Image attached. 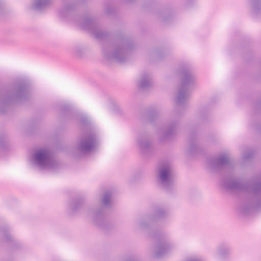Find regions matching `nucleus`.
Returning a JSON list of instances; mask_svg holds the SVG:
<instances>
[{"label":"nucleus","instance_id":"f257e3e1","mask_svg":"<svg viewBox=\"0 0 261 261\" xmlns=\"http://www.w3.org/2000/svg\"><path fill=\"white\" fill-rule=\"evenodd\" d=\"M75 8V3H67L59 10V15L61 17L68 19L89 31L98 41H106L102 46V51L107 60L121 63L126 62L134 48L133 42L121 35L115 37L114 41L111 42V34L102 29L96 19L87 14L77 15Z\"/></svg>","mask_w":261,"mask_h":261},{"label":"nucleus","instance_id":"f03ea898","mask_svg":"<svg viewBox=\"0 0 261 261\" xmlns=\"http://www.w3.org/2000/svg\"><path fill=\"white\" fill-rule=\"evenodd\" d=\"M169 216V209L167 206L158 205L154 207V215L146 217L137 222V226L140 230H148L149 237L156 241L154 249V256L156 258L162 257L169 253L175 247L170 236L156 229L155 221L158 219L167 218Z\"/></svg>","mask_w":261,"mask_h":261},{"label":"nucleus","instance_id":"7ed1b4c3","mask_svg":"<svg viewBox=\"0 0 261 261\" xmlns=\"http://www.w3.org/2000/svg\"><path fill=\"white\" fill-rule=\"evenodd\" d=\"M223 187L229 191L247 192L249 196L240 206L239 210L243 215H248L256 210L261 208V174L254 175L247 181L239 179H222Z\"/></svg>","mask_w":261,"mask_h":261},{"label":"nucleus","instance_id":"20e7f679","mask_svg":"<svg viewBox=\"0 0 261 261\" xmlns=\"http://www.w3.org/2000/svg\"><path fill=\"white\" fill-rule=\"evenodd\" d=\"M29 85L19 82L10 89L0 88V112L4 113L12 103L23 102L30 97Z\"/></svg>","mask_w":261,"mask_h":261},{"label":"nucleus","instance_id":"39448f33","mask_svg":"<svg viewBox=\"0 0 261 261\" xmlns=\"http://www.w3.org/2000/svg\"><path fill=\"white\" fill-rule=\"evenodd\" d=\"M112 193L110 191H106L100 199L98 205L89 208L87 214L89 215L94 224L102 230H106L112 226V224L107 219V213L112 206Z\"/></svg>","mask_w":261,"mask_h":261},{"label":"nucleus","instance_id":"423d86ee","mask_svg":"<svg viewBox=\"0 0 261 261\" xmlns=\"http://www.w3.org/2000/svg\"><path fill=\"white\" fill-rule=\"evenodd\" d=\"M181 82L175 98L178 106H183L188 101L190 94V88L193 85L195 79L191 71L185 67L180 72Z\"/></svg>","mask_w":261,"mask_h":261},{"label":"nucleus","instance_id":"0eeeda50","mask_svg":"<svg viewBox=\"0 0 261 261\" xmlns=\"http://www.w3.org/2000/svg\"><path fill=\"white\" fill-rule=\"evenodd\" d=\"M31 162L33 165L38 166L41 169L53 168L57 165L52 152L46 148L36 149L32 154Z\"/></svg>","mask_w":261,"mask_h":261},{"label":"nucleus","instance_id":"6e6552de","mask_svg":"<svg viewBox=\"0 0 261 261\" xmlns=\"http://www.w3.org/2000/svg\"><path fill=\"white\" fill-rule=\"evenodd\" d=\"M99 138L97 135L90 132L81 136L76 144V149L79 153L83 154L94 151L97 147Z\"/></svg>","mask_w":261,"mask_h":261},{"label":"nucleus","instance_id":"1a4fd4ad","mask_svg":"<svg viewBox=\"0 0 261 261\" xmlns=\"http://www.w3.org/2000/svg\"><path fill=\"white\" fill-rule=\"evenodd\" d=\"M157 181L160 186L167 192L173 189V171L169 165H163L158 169Z\"/></svg>","mask_w":261,"mask_h":261},{"label":"nucleus","instance_id":"9d476101","mask_svg":"<svg viewBox=\"0 0 261 261\" xmlns=\"http://www.w3.org/2000/svg\"><path fill=\"white\" fill-rule=\"evenodd\" d=\"M210 168L214 172H220L224 170H231L234 164L228 154L223 153L216 158L212 159L209 162Z\"/></svg>","mask_w":261,"mask_h":261},{"label":"nucleus","instance_id":"9b49d317","mask_svg":"<svg viewBox=\"0 0 261 261\" xmlns=\"http://www.w3.org/2000/svg\"><path fill=\"white\" fill-rule=\"evenodd\" d=\"M137 144L141 152L145 155H148L153 151L152 142L149 136L146 133L139 135L137 139Z\"/></svg>","mask_w":261,"mask_h":261},{"label":"nucleus","instance_id":"f8f14e48","mask_svg":"<svg viewBox=\"0 0 261 261\" xmlns=\"http://www.w3.org/2000/svg\"><path fill=\"white\" fill-rule=\"evenodd\" d=\"M179 120L172 119L168 122L164 129L163 135L161 138V141L166 139H172L175 136L177 132Z\"/></svg>","mask_w":261,"mask_h":261},{"label":"nucleus","instance_id":"ddd939ff","mask_svg":"<svg viewBox=\"0 0 261 261\" xmlns=\"http://www.w3.org/2000/svg\"><path fill=\"white\" fill-rule=\"evenodd\" d=\"M249 14L253 18L261 17V0H248Z\"/></svg>","mask_w":261,"mask_h":261},{"label":"nucleus","instance_id":"4468645a","mask_svg":"<svg viewBox=\"0 0 261 261\" xmlns=\"http://www.w3.org/2000/svg\"><path fill=\"white\" fill-rule=\"evenodd\" d=\"M138 85L139 89L141 90H146L151 87L152 83L151 75L149 73L142 74Z\"/></svg>","mask_w":261,"mask_h":261},{"label":"nucleus","instance_id":"2eb2a0df","mask_svg":"<svg viewBox=\"0 0 261 261\" xmlns=\"http://www.w3.org/2000/svg\"><path fill=\"white\" fill-rule=\"evenodd\" d=\"M51 3L52 0H34L31 5V8L37 11H42L48 7Z\"/></svg>","mask_w":261,"mask_h":261},{"label":"nucleus","instance_id":"dca6fc26","mask_svg":"<svg viewBox=\"0 0 261 261\" xmlns=\"http://www.w3.org/2000/svg\"><path fill=\"white\" fill-rule=\"evenodd\" d=\"M189 152L191 154L196 153L198 150V146L197 143V137L195 134L190 135L189 138Z\"/></svg>","mask_w":261,"mask_h":261},{"label":"nucleus","instance_id":"f3484780","mask_svg":"<svg viewBox=\"0 0 261 261\" xmlns=\"http://www.w3.org/2000/svg\"><path fill=\"white\" fill-rule=\"evenodd\" d=\"M84 200L78 198L73 200L69 204V208L72 213L77 212L84 205Z\"/></svg>","mask_w":261,"mask_h":261},{"label":"nucleus","instance_id":"a211bd4d","mask_svg":"<svg viewBox=\"0 0 261 261\" xmlns=\"http://www.w3.org/2000/svg\"><path fill=\"white\" fill-rule=\"evenodd\" d=\"M0 231L2 234L4 239L5 241L8 242H14V240L13 239L12 236L10 234V230L9 227L8 226H5L3 228H1L0 229Z\"/></svg>","mask_w":261,"mask_h":261},{"label":"nucleus","instance_id":"6ab92c4d","mask_svg":"<svg viewBox=\"0 0 261 261\" xmlns=\"http://www.w3.org/2000/svg\"><path fill=\"white\" fill-rule=\"evenodd\" d=\"M231 252L230 247L226 244H222L220 246L218 249V253L222 257H225L227 255L229 254Z\"/></svg>","mask_w":261,"mask_h":261},{"label":"nucleus","instance_id":"aec40b11","mask_svg":"<svg viewBox=\"0 0 261 261\" xmlns=\"http://www.w3.org/2000/svg\"><path fill=\"white\" fill-rule=\"evenodd\" d=\"M76 117L80 120L82 125L84 127L88 126L90 124V120L86 115L77 114Z\"/></svg>","mask_w":261,"mask_h":261},{"label":"nucleus","instance_id":"412c9836","mask_svg":"<svg viewBox=\"0 0 261 261\" xmlns=\"http://www.w3.org/2000/svg\"><path fill=\"white\" fill-rule=\"evenodd\" d=\"M61 111L63 115L65 116H72L73 114V110L69 105L62 106L61 108Z\"/></svg>","mask_w":261,"mask_h":261},{"label":"nucleus","instance_id":"4be33fe9","mask_svg":"<svg viewBox=\"0 0 261 261\" xmlns=\"http://www.w3.org/2000/svg\"><path fill=\"white\" fill-rule=\"evenodd\" d=\"M84 53V49L81 46H75L72 49L73 55L77 57H81Z\"/></svg>","mask_w":261,"mask_h":261},{"label":"nucleus","instance_id":"5701e85b","mask_svg":"<svg viewBox=\"0 0 261 261\" xmlns=\"http://www.w3.org/2000/svg\"><path fill=\"white\" fill-rule=\"evenodd\" d=\"M148 121L149 122L152 123L154 121H155L158 116V113L156 110L149 112L148 113Z\"/></svg>","mask_w":261,"mask_h":261},{"label":"nucleus","instance_id":"b1692460","mask_svg":"<svg viewBox=\"0 0 261 261\" xmlns=\"http://www.w3.org/2000/svg\"><path fill=\"white\" fill-rule=\"evenodd\" d=\"M255 152L254 150L251 149L247 152H246L243 155V159L247 160L252 158L254 155Z\"/></svg>","mask_w":261,"mask_h":261},{"label":"nucleus","instance_id":"393cba45","mask_svg":"<svg viewBox=\"0 0 261 261\" xmlns=\"http://www.w3.org/2000/svg\"><path fill=\"white\" fill-rule=\"evenodd\" d=\"M187 261H204V260L200 256H194L188 258Z\"/></svg>","mask_w":261,"mask_h":261},{"label":"nucleus","instance_id":"a878e982","mask_svg":"<svg viewBox=\"0 0 261 261\" xmlns=\"http://www.w3.org/2000/svg\"><path fill=\"white\" fill-rule=\"evenodd\" d=\"M160 16L164 22H167L168 19L170 18V15H166L165 13L160 14Z\"/></svg>","mask_w":261,"mask_h":261},{"label":"nucleus","instance_id":"bb28decb","mask_svg":"<svg viewBox=\"0 0 261 261\" xmlns=\"http://www.w3.org/2000/svg\"><path fill=\"white\" fill-rule=\"evenodd\" d=\"M114 9L111 7H108L106 10V13L108 15H111L114 12Z\"/></svg>","mask_w":261,"mask_h":261},{"label":"nucleus","instance_id":"cd10ccee","mask_svg":"<svg viewBox=\"0 0 261 261\" xmlns=\"http://www.w3.org/2000/svg\"><path fill=\"white\" fill-rule=\"evenodd\" d=\"M206 110L205 108L204 107H201L199 109V113L202 117L205 116V114H204L205 111Z\"/></svg>","mask_w":261,"mask_h":261},{"label":"nucleus","instance_id":"c85d7f7f","mask_svg":"<svg viewBox=\"0 0 261 261\" xmlns=\"http://www.w3.org/2000/svg\"><path fill=\"white\" fill-rule=\"evenodd\" d=\"M4 10V6L3 4V0H0V15L3 14V11Z\"/></svg>","mask_w":261,"mask_h":261},{"label":"nucleus","instance_id":"c756f323","mask_svg":"<svg viewBox=\"0 0 261 261\" xmlns=\"http://www.w3.org/2000/svg\"><path fill=\"white\" fill-rule=\"evenodd\" d=\"M192 2H195V0H187V5H189Z\"/></svg>","mask_w":261,"mask_h":261},{"label":"nucleus","instance_id":"7c9ffc66","mask_svg":"<svg viewBox=\"0 0 261 261\" xmlns=\"http://www.w3.org/2000/svg\"><path fill=\"white\" fill-rule=\"evenodd\" d=\"M125 2L126 3H131L134 0H124Z\"/></svg>","mask_w":261,"mask_h":261},{"label":"nucleus","instance_id":"2f4dec72","mask_svg":"<svg viewBox=\"0 0 261 261\" xmlns=\"http://www.w3.org/2000/svg\"><path fill=\"white\" fill-rule=\"evenodd\" d=\"M157 56H158V58H161V56H160V54H157Z\"/></svg>","mask_w":261,"mask_h":261}]
</instances>
